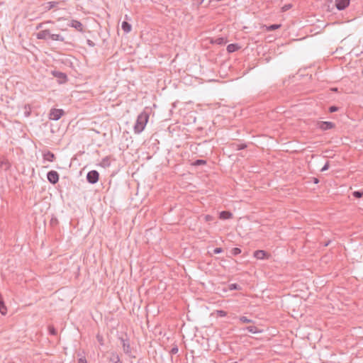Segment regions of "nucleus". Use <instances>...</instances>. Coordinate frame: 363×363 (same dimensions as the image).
Here are the masks:
<instances>
[{
	"label": "nucleus",
	"mask_w": 363,
	"mask_h": 363,
	"mask_svg": "<svg viewBox=\"0 0 363 363\" xmlns=\"http://www.w3.org/2000/svg\"><path fill=\"white\" fill-rule=\"evenodd\" d=\"M121 28L125 33H128L131 31L132 26L128 22L123 21L122 23Z\"/></svg>",
	"instance_id": "18"
},
{
	"label": "nucleus",
	"mask_w": 363,
	"mask_h": 363,
	"mask_svg": "<svg viewBox=\"0 0 363 363\" xmlns=\"http://www.w3.org/2000/svg\"><path fill=\"white\" fill-rule=\"evenodd\" d=\"M38 40L64 42L65 38L60 34L51 33L49 29L42 30L36 34Z\"/></svg>",
	"instance_id": "2"
},
{
	"label": "nucleus",
	"mask_w": 363,
	"mask_h": 363,
	"mask_svg": "<svg viewBox=\"0 0 363 363\" xmlns=\"http://www.w3.org/2000/svg\"><path fill=\"white\" fill-rule=\"evenodd\" d=\"M281 27V24H272L267 27L268 31H272L277 30Z\"/></svg>",
	"instance_id": "24"
},
{
	"label": "nucleus",
	"mask_w": 363,
	"mask_h": 363,
	"mask_svg": "<svg viewBox=\"0 0 363 363\" xmlns=\"http://www.w3.org/2000/svg\"><path fill=\"white\" fill-rule=\"evenodd\" d=\"M210 42L211 44L223 45L227 43V39L223 37H218L216 38H211Z\"/></svg>",
	"instance_id": "13"
},
{
	"label": "nucleus",
	"mask_w": 363,
	"mask_h": 363,
	"mask_svg": "<svg viewBox=\"0 0 363 363\" xmlns=\"http://www.w3.org/2000/svg\"><path fill=\"white\" fill-rule=\"evenodd\" d=\"M240 48V46L237 43H231L227 46V51L229 53L235 52Z\"/></svg>",
	"instance_id": "14"
},
{
	"label": "nucleus",
	"mask_w": 363,
	"mask_h": 363,
	"mask_svg": "<svg viewBox=\"0 0 363 363\" xmlns=\"http://www.w3.org/2000/svg\"><path fill=\"white\" fill-rule=\"evenodd\" d=\"M233 217V213H230V211H223L220 213V216H219V218L220 219H223V220H226V219H229V218H231Z\"/></svg>",
	"instance_id": "16"
},
{
	"label": "nucleus",
	"mask_w": 363,
	"mask_h": 363,
	"mask_svg": "<svg viewBox=\"0 0 363 363\" xmlns=\"http://www.w3.org/2000/svg\"><path fill=\"white\" fill-rule=\"evenodd\" d=\"M178 351L179 349L177 345H174V347H172L169 352L171 354H176L178 352Z\"/></svg>",
	"instance_id": "32"
},
{
	"label": "nucleus",
	"mask_w": 363,
	"mask_h": 363,
	"mask_svg": "<svg viewBox=\"0 0 363 363\" xmlns=\"http://www.w3.org/2000/svg\"><path fill=\"white\" fill-rule=\"evenodd\" d=\"M69 26L74 28L79 32H84V26L82 23L77 20H72Z\"/></svg>",
	"instance_id": "12"
},
{
	"label": "nucleus",
	"mask_w": 363,
	"mask_h": 363,
	"mask_svg": "<svg viewBox=\"0 0 363 363\" xmlns=\"http://www.w3.org/2000/svg\"><path fill=\"white\" fill-rule=\"evenodd\" d=\"M318 125L323 130H330L335 126L334 123L330 121H320L318 123Z\"/></svg>",
	"instance_id": "8"
},
{
	"label": "nucleus",
	"mask_w": 363,
	"mask_h": 363,
	"mask_svg": "<svg viewBox=\"0 0 363 363\" xmlns=\"http://www.w3.org/2000/svg\"><path fill=\"white\" fill-rule=\"evenodd\" d=\"M206 219H207V220H208V219H209V216H206Z\"/></svg>",
	"instance_id": "44"
},
{
	"label": "nucleus",
	"mask_w": 363,
	"mask_h": 363,
	"mask_svg": "<svg viewBox=\"0 0 363 363\" xmlns=\"http://www.w3.org/2000/svg\"><path fill=\"white\" fill-rule=\"evenodd\" d=\"M99 179V173L96 170L89 171L86 174V180L89 184H94Z\"/></svg>",
	"instance_id": "4"
},
{
	"label": "nucleus",
	"mask_w": 363,
	"mask_h": 363,
	"mask_svg": "<svg viewBox=\"0 0 363 363\" xmlns=\"http://www.w3.org/2000/svg\"><path fill=\"white\" fill-rule=\"evenodd\" d=\"M43 158L44 160L48 162H54L56 159L55 154L50 150H46L43 152Z\"/></svg>",
	"instance_id": "10"
},
{
	"label": "nucleus",
	"mask_w": 363,
	"mask_h": 363,
	"mask_svg": "<svg viewBox=\"0 0 363 363\" xmlns=\"http://www.w3.org/2000/svg\"><path fill=\"white\" fill-rule=\"evenodd\" d=\"M223 252V249L221 247H216L213 250L214 254H219Z\"/></svg>",
	"instance_id": "37"
},
{
	"label": "nucleus",
	"mask_w": 363,
	"mask_h": 363,
	"mask_svg": "<svg viewBox=\"0 0 363 363\" xmlns=\"http://www.w3.org/2000/svg\"><path fill=\"white\" fill-rule=\"evenodd\" d=\"M229 289L230 290H239L240 289V286L238 284H231L229 285Z\"/></svg>",
	"instance_id": "29"
},
{
	"label": "nucleus",
	"mask_w": 363,
	"mask_h": 363,
	"mask_svg": "<svg viewBox=\"0 0 363 363\" xmlns=\"http://www.w3.org/2000/svg\"><path fill=\"white\" fill-rule=\"evenodd\" d=\"M119 340L122 344V347L124 353L128 354L129 357H132V350L130 345V340L128 337L127 334H125V337H120Z\"/></svg>",
	"instance_id": "3"
},
{
	"label": "nucleus",
	"mask_w": 363,
	"mask_h": 363,
	"mask_svg": "<svg viewBox=\"0 0 363 363\" xmlns=\"http://www.w3.org/2000/svg\"><path fill=\"white\" fill-rule=\"evenodd\" d=\"M59 174L55 170H51L47 174V179L48 182L52 184H57L59 181Z\"/></svg>",
	"instance_id": "6"
},
{
	"label": "nucleus",
	"mask_w": 363,
	"mask_h": 363,
	"mask_svg": "<svg viewBox=\"0 0 363 363\" xmlns=\"http://www.w3.org/2000/svg\"><path fill=\"white\" fill-rule=\"evenodd\" d=\"M48 331H49V333L52 335H56L57 332V330L55 328V327L52 325H50L48 326Z\"/></svg>",
	"instance_id": "27"
},
{
	"label": "nucleus",
	"mask_w": 363,
	"mask_h": 363,
	"mask_svg": "<svg viewBox=\"0 0 363 363\" xmlns=\"http://www.w3.org/2000/svg\"><path fill=\"white\" fill-rule=\"evenodd\" d=\"M338 110H339V107L335 106H331L329 107V109H328L330 113H333V112L337 111Z\"/></svg>",
	"instance_id": "33"
},
{
	"label": "nucleus",
	"mask_w": 363,
	"mask_h": 363,
	"mask_svg": "<svg viewBox=\"0 0 363 363\" xmlns=\"http://www.w3.org/2000/svg\"><path fill=\"white\" fill-rule=\"evenodd\" d=\"M206 164V160H195L191 164L193 166H200V165H203V164Z\"/></svg>",
	"instance_id": "23"
},
{
	"label": "nucleus",
	"mask_w": 363,
	"mask_h": 363,
	"mask_svg": "<svg viewBox=\"0 0 363 363\" xmlns=\"http://www.w3.org/2000/svg\"><path fill=\"white\" fill-rule=\"evenodd\" d=\"M231 253L233 255L236 256L241 253V250L238 247H234L232 249Z\"/></svg>",
	"instance_id": "30"
},
{
	"label": "nucleus",
	"mask_w": 363,
	"mask_h": 363,
	"mask_svg": "<svg viewBox=\"0 0 363 363\" xmlns=\"http://www.w3.org/2000/svg\"><path fill=\"white\" fill-rule=\"evenodd\" d=\"M329 166H330V164H329V162H327L324 164V166L321 168L320 171H321V172H324V171L328 170V168H329Z\"/></svg>",
	"instance_id": "35"
},
{
	"label": "nucleus",
	"mask_w": 363,
	"mask_h": 363,
	"mask_svg": "<svg viewBox=\"0 0 363 363\" xmlns=\"http://www.w3.org/2000/svg\"><path fill=\"white\" fill-rule=\"evenodd\" d=\"M23 110H24V116L26 117H29L31 113L30 106L29 104H26L23 107Z\"/></svg>",
	"instance_id": "21"
},
{
	"label": "nucleus",
	"mask_w": 363,
	"mask_h": 363,
	"mask_svg": "<svg viewBox=\"0 0 363 363\" xmlns=\"http://www.w3.org/2000/svg\"><path fill=\"white\" fill-rule=\"evenodd\" d=\"M79 363H86V359L84 357H81L78 359Z\"/></svg>",
	"instance_id": "39"
},
{
	"label": "nucleus",
	"mask_w": 363,
	"mask_h": 363,
	"mask_svg": "<svg viewBox=\"0 0 363 363\" xmlns=\"http://www.w3.org/2000/svg\"><path fill=\"white\" fill-rule=\"evenodd\" d=\"M86 43L90 47H94L95 46V43L91 40L88 39L86 40Z\"/></svg>",
	"instance_id": "38"
},
{
	"label": "nucleus",
	"mask_w": 363,
	"mask_h": 363,
	"mask_svg": "<svg viewBox=\"0 0 363 363\" xmlns=\"http://www.w3.org/2000/svg\"><path fill=\"white\" fill-rule=\"evenodd\" d=\"M254 257L257 259H264L268 258L269 255L266 251L258 250L254 252Z\"/></svg>",
	"instance_id": "11"
},
{
	"label": "nucleus",
	"mask_w": 363,
	"mask_h": 363,
	"mask_svg": "<svg viewBox=\"0 0 363 363\" xmlns=\"http://www.w3.org/2000/svg\"><path fill=\"white\" fill-rule=\"evenodd\" d=\"M96 339L100 342L101 345H104V342H103L104 339H103V337L101 335L97 334Z\"/></svg>",
	"instance_id": "36"
},
{
	"label": "nucleus",
	"mask_w": 363,
	"mask_h": 363,
	"mask_svg": "<svg viewBox=\"0 0 363 363\" xmlns=\"http://www.w3.org/2000/svg\"><path fill=\"white\" fill-rule=\"evenodd\" d=\"M350 0H335V6L339 11L344 10L350 5Z\"/></svg>",
	"instance_id": "9"
},
{
	"label": "nucleus",
	"mask_w": 363,
	"mask_h": 363,
	"mask_svg": "<svg viewBox=\"0 0 363 363\" xmlns=\"http://www.w3.org/2000/svg\"><path fill=\"white\" fill-rule=\"evenodd\" d=\"M52 23V21H46V22L40 23H39V24H38V25H37V26H36V30H38V29H40V28H43V26L45 23Z\"/></svg>",
	"instance_id": "34"
},
{
	"label": "nucleus",
	"mask_w": 363,
	"mask_h": 363,
	"mask_svg": "<svg viewBox=\"0 0 363 363\" xmlns=\"http://www.w3.org/2000/svg\"><path fill=\"white\" fill-rule=\"evenodd\" d=\"M228 363H238V362H235V361H230Z\"/></svg>",
	"instance_id": "42"
},
{
	"label": "nucleus",
	"mask_w": 363,
	"mask_h": 363,
	"mask_svg": "<svg viewBox=\"0 0 363 363\" xmlns=\"http://www.w3.org/2000/svg\"><path fill=\"white\" fill-rule=\"evenodd\" d=\"M313 182L314 184H318L319 182V179L316 177L313 178Z\"/></svg>",
	"instance_id": "41"
},
{
	"label": "nucleus",
	"mask_w": 363,
	"mask_h": 363,
	"mask_svg": "<svg viewBox=\"0 0 363 363\" xmlns=\"http://www.w3.org/2000/svg\"><path fill=\"white\" fill-rule=\"evenodd\" d=\"M245 330L253 334L261 332V330H259L256 326L254 325L247 326L245 328Z\"/></svg>",
	"instance_id": "19"
},
{
	"label": "nucleus",
	"mask_w": 363,
	"mask_h": 363,
	"mask_svg": "<svg viewBox=\"0 0 363 363\" xmlns=\"http://www.w3.org/2000/svg\"><path fill=\"white\" fill-rule=\"evenodd\" d=\"M65 114V111L62 109L58 108H52L50 111V119L57 121L59 120L63 115Z\"/></svg>",
	"instance_id": "5"
},
{
	"label": "nucleus",
	"mask_w": 363,
	"mask_h": 363,
	"mask_svg": "<svg viewBox=\"0 0 363 363\" xmlns=\"http://www.w3.org/2000/svg\"><path fill=\"white\" fill-rule=\"evenodd\" d=\"M239 320L240 322L244 323H250L253 322L252 320L247 318L246 316H240L239 317Z\"/></svg>",
	"instance_id": "26"
},
{
	"label": "nucleus",
	"mask_w": 363,
	"mask_h": 363,
	"mask_svg": "<svg viewBox=\"0 0 363 363\" xmlns=\"http://www.w3.org/2000/svg\"><path fill=\"white\" fill-rule=\"evenodd\" d=\"M110 361L113 363H122L119 355L116 352H112L111 354Z\"/></svg>",
	"instance_id": "17"
},
{
	"label": "nucleus",
	"mask_w": 363,
	"mask_h": 363,
	"mask_svg": "<svg viewBox=\"0 0 363 363\" xmlns=\"http://www.w3.org/2000/svg\"><path fill=\"white\" fill-rule=\"evenodd\" d=\"M291 4H286L284 6H283L282 9L283 11H287L288 9H291Z\"/></svg>",
	"instance_id": "40"
},
{
	"label": "nucleus",
	"mask_w": 363,
	"mask_h": 363,
	"mask_svg": "<svg viewBox=\"0 0 363 363\" xmlns=\"http://www.w3.org/2000/svg\"><path fill=\"white\" fill-rule=\"evenodd\" d=\"M0 313L1 315H5L7 313V308L4 303L2 296L0 294Z\"/></svg>",
	"instance_id": "15"
},
{
	"label": "nucleus",
	"mask_w": 363,
	"mask_h": 363,
	"mask_svg": "<svg viewBox=\"0 0 363 363\" xmlns=\"http://www.w3.org/2000/svg\"><path fill=\"white\" fill-rule=\"evenodd\" d=\"M149 111L147 110H144L138 116L136 122L133 127L134 132L135 133L139 134L143 131L149 120Z\"/></svg>",
	"instance_id": "1"
},
{
	"label": "nucleus",
	"mask_w": 363,
	"mask_h": 363,
	"mask_svg": "<svg viewBox=\"0 0 363 363\" xmlns=\"http://www.w3.org/2000/svg\"><path fill=\"white\" fill-rule=\"evenodd\" d=\"M352 196L356 199H360L363 196V191H354L352 192Z\"/></svg>",
	"instance_id": "25"
},
{
	"label": "nucleus",
	"mask_w": 363,
	"mask_h": 363,
	"mask_svg": "<svg viewBox=\"0 0 363 363\" xmlns=\"http://www.w3.org/2000/svg\"><path fill=\"white\" fill-rule=\"evenodd\" d=\"M9 363H14V362H9Z\"/></svg>",
	"instance_id": "45"
},
{
	"label": "nucleus",
	"mask_w": 363,
	"mask_h": 363,
	"mask_svg": "<svg viewBox=\"0 0 363 363\" xmlns=\"http://www.w3.org/2000/svg\"><path fill=\"white\" fill-rule=\"evenodd\" d=\"M51 73L55 77H56L58 79V82L60 84L65 83L67 81V76L64 72L53 70Z\"/></svg>",
	"instance_id": "7"
},
{
	"label": "nucleus",
	"mask_w": 363,
	"mask_h": 363,
	"mask_svg": "<svg viewBox=\"0 0 363 363\" xmlns=\"http://www.w3.org/2000/svg\"><path fill=\"white\" fill-rule=\"evenodd\" d=\"M328 244H329V242H326V243L325 244V246H328Z\"/></svg>",
	"instance_id": "43"
},
{
	"label": "nucleus",
	"mask_w": 363,
	"mask_h": 363,
	"mask_svg": "<svg viewBox=\"0 0 363 363\" xmlns=\"http://www.w3.org/2000/svg\"><path fill=\"white\" fill-rule=\"evenodd\" d=\"M232 145L237 150H244V149L247 148V145L245 143H240V144L233 143Z\"/></svg>",
	"instance_id": "22"
},
{
	"label": "nucleus",
	"mask_w": 363,
	"mask_h": 363,
	"mask_svg": "<svg viewBox=\"0 0 363 363\" xmlns=\"http://www.w3.org/2000/svg\"><path fill=\"white\" fill-rule=\"evenodd\" d=\"M58 4L57 1H49L46 3L45 9L47 11H50Z\"/></svg>",
	"instance_id": "20"
},
{
	"label": "nucleus",
	"mask_w": 363,
	"mask_h": 363,
	"mask_svg": "<svg viewBox=\"0 0 363 363\" xmlns=\"http://www.w3.org/2000/svg\"><path fill=\"white\" fill-rule=\"evenodd\" d=\"M362 142H363V138H362Z\"/></svg>",
	"instance_id": "46"
},
{
	"label": "nucleus",
	"mask_w": 363,
	"mask_h": 363,
	"mask_svg": "<svg viewBox=\"0 0 363 363\" xmlns=\"http://www.w3.org/2000/svg\"><path fill=\"white\" fill-rule=\"evenodd\" d=\"M215 313L219 317H225L227 315V312L223 310H216Z\"/></svg>",
	"instance_id": "28"
},
{
	"label": "nucleus",
	"mask_w": 363,
	"mask_h": 363,
	"mask_svg": "<svg viewBox=\"0 0 363 363\" xmlns=\"http://www.w3.org/2000/svg\"><path fill=\"white\" fill-rule=\"evenodd\" d=\"M102 164L105 167H108L110 165V160L108 157H106L102 160Z\"/></svg>",
	"instance_id": "31"
}]
</instances>
